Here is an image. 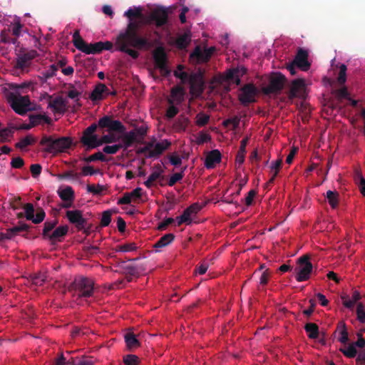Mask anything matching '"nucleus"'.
Here are the masks:
<instances>
[{
	"label": "nucleus",
	"mask_w": 365,
	"mask_h": 365,
	"mask_svg": "<svg viewBox=\"0 0 365 365\" xmlns=\"http://www.w3.org/2000/svg\"><path fill=\"white\" fill-rule=\"evenodd\" d=\"M23 24L21 23L20 19L16 17L14 20L11 32L16 38L20 36Z\"/></svg>",
	"instance_id": "nucleus-44"
},
{
	"label": "nucleus",
	"mask_w": 365,
	"mask_h": 365,
	"mask_svg": "<svg viewBox=\"0 0 365 365\" xmlns=\"http://www.w3.org/2000/svg\"><path fill=\"white\" fill-rule=\"evenodd\" d=\"M29 282L36 286H42L48 281V274L46 272H37L31 274L28 277Z\"/></svg>",
	"instance_id": "nucleus-29"
},
{
	"label": "nucleus",
	"mask_w": 365,
	"mask_h": 365,
	"mask_svg": "<svg viewBox=\"0 0 365 365\" xmlns=\"http://www.w3.org/2000/svg\"><path fill=\"white\" fill-rule=\"evenodd\" d=\"M346 66L345 64H341L339 66V73L337 78L338 83L340 85L344 84L346 80Z\"/></svg>",
	"instance_id": "nucleus-51"
},
{
	"label": "nucleus",
	"mask_w": 365,
	"mask_h": 365,
	"mask_svg": "<svg viewBox=\"0 0 365 365\" xmlns=\"http://www.w3.org/2000/svg\"><path fill=\"white\" fill-rule=\"evenodd\" d=\"M108 88L103 83H98L90 95V98L93 101H100L103 98V93L108 94Z\"/></svg>",
	"instance_id": "nucleus-26"
},
{
	"label": "nucleus",
	"mask_w": 365,
	"mask_h": 365,
	"mask_svg": "<svg viewBox=\"0 0 365 365\" xmlns=\"http://www.w3.org/2000/svg\"><path fill=\"white\" fill-rule=\"evenodd\" d=\"M0 37H1V41L2 43H11L14 45L19 43L17 38L16 37L15 38L11 37L9 32L6 31H2L1 32Z\"/></svg>",
	"instance_id": "nucleus-46"
},
{
	"label": "nucleus",
	"mask_w": 365,
	"mask_h": 365,
	"mask_svg": "<svg viewBox=\"0 0 365 365\" xmlns=\"http://www.w3.org/2000/svg\"><path fill=\"white\" fill-rule=\"evenodd\" d=\"M239 69H229L225 74V79L229 83H235L237 86L240 85L241 80L239 77Z\"/></svg>",
	"instance_id": "nucleus-33"
},
{
	"label": "nucleus",
	"mask_w": 365,
	"mask_h": 365,
	"mask_svg": "<svg viewBox=\"0 0 365 365\" xmlns=\"http://www.w3.org/2000/svg\"><path fill=\"white\" fill-rule=\"evenodd\" d=\"M240 122V118L238 116H234L233 118H228L223 122L225 126L232 125L233 129H236Z\"/></svg>",
	"instance_id": "nucleus-53"
},
{
	"label": "nucleus",
	"mask_w": 365,
	"mask_h": 365,
	"mask_svg": "<svg viewBox=\"0 0 365 365\" xmlns=\"http://www.w3.org/2000/svg\"><path fill=\"white\" fill-rule=\"evenodd\" d=\"M335 95L339 99H342V98L348 99L349 97V94L347 91V88L345 87L338 89V90H336Z\"/></svg>",
	"instance_id": "nucleus-60"
},
{
	"label": "nucleus",
	"mask_w": 365,
	"mask_h": 365,
	"mask_svg": "<svg viewBox=\"0 0 365 365\" xmlns=\"http://www.w3.org/2000/svg\"><path fill=\"white\" fill-rule=\"evenodd\" d=\"M57 224V221H51V222H46L44 223V227L43 230V235L45 237H49V235H51V232L53 230V229L55 227V226Z\"/></svg>",
	"instance_id": "nucleus-50"
},
{
	"label": "nucleus",
	"mask_w": 365,
	"mask_h": 365,
	"mask_svg": "<svg viewBox=\"0 0 365 365\" xmlns=\"http://www.w3.org/2000/svg\"><path fill=\"white\" fill-rule=\"evenodd\" d=\"M42 167L40 164H32L30 167L31 175L34 178H37L41 173Z\"/></svg>",
	"instance_id": "nucleus-62"
},
{
	"label": "nucleus",
	"mask_w": 365,
	"mask_h": 365,
	"mask_svg": "<svg viewBox=\"0 0 365 365\" xmlns=\"http://www.w3.org/2000/svg\"><path fill=\"white\" fill-rule=\"evenodd\" d=\"M130 132H134V135L135 138H138L137 143H141L147 135L148 133V127L146 125H140L139 127L135 128V129L130 130Z\"/></svg>",
	"instance_id": "nucleus-41"
},
{
	"label": "nucleus",
	"mask_w": 365,
	"mask_h": 365,
	"mask_svg": "<svg viewBox=\"0 0 365 365\" xmlns=\"http://www.w3.org/2000/svg\"><path fill=\"white\" fill-rule=\"evenodd\" d=\"M338 329H340V337L339 338V341L341 344H346L349 341V334L346 324L344 323H341V324L338 326Z\"/></svg>",
	"instance_id": "nucleus-45"
},
{
	"label": "nucleus",
	"mask_w": 365,
	"mask_h": 365,
	"mask_svg": "<svg viewBox=\"0 0 365 365\" xmlns=\"http://www.w3.org/2000/svg\"><path fill=\"white\" fill-rule=\"evenodd\" d=\"M48 107L51 108L54 113H63L65 112L66 102L61 96H58L52 99L51 96H48Z\"/></svg>",
	"instance_id": "nucleus-22"
},
{
	"label": "nucleus",
	"mask_w": 365,
	"mask_h": 365,
	"mask_svg": "<svg viewBox=\"0 0 365 365\" xmlns=\"http://www.w3.org/2000/svg\"><path fill=\"white\" fill-rule=\"evenodd\" d=\"M341 351L347 358H354L357 355V349L352 343L349 344L348 346H344L339 349Z\"/></svg>",
	"instance_id": "nucleus-39"
},
{
	"label": "nucleus",
	"mask_w": 365,
	"mask_h": 365,
	"mask_svg": "<svg viewBox=\"0 0 365 365\" xmlns=\"http://www.w3.org/2000/svg\"><path fill=\"white\" fill-rule=\"evenodd\" d=\"M249 137L243 138L240 142V147L236 155V163L239 165H242L245 161V156L246 153V146L249 141Z\"/></svg>",
	"instance_id": "nucleus-31"
},
{
	"label": "nucleus",
	"mask_w": 365,
	"mask_h": 365,
	"mask_svg": "<svg viewBox=\"0 0 365 365\" xmlns=\"http://www.w3.org/2000/svg\"><path fill=\"white\" fill-rule=\"evenodd\" d=\"M170 145V143L167 140L157 143L154 145V148L148 152L145 155L146 158H157L160 156Z\"/></svg>",
	"instance_id": "nucleus-23"
},
{
	"label": "nucleus",
	"mask_w": 365,
	"mask_h": 365,
	"mask_svg": "<svg viewBox=\"0 0 365 365\" xmlns=\"http://www.w3.org/2000/svg\"><path fill=\"white\" fill-rule=\"evenodd\" d=\"M11 108L19 115H24L34 108L31 107L29 96H22L19 94L10 93L7 98Z\"/></svg>",
	"instance_id": "nucleus-7"
},
{
	"label": "nucleus",
	"mask_w": 365,
	"mask_h": 365,
	"mask_svg": "<svg viewBox=\"0 0 365 365\" xmlns=\"http://www.w3.org/2000/svg\"><path fill=\"white\" fill-rule=\"evenodd\" d=\"M191 41V36L189 33H184L183 34L179 36L176 41L175 44L177 47L180 49L185 48Z\"/></svg>",
	"instance_id": "nucleus-36"
},
{
	"label": "nucleus",
	"mask_w": 365,
	"mask_h": 365,
	"mask_svg": "<svg viewBox=\"0 0 365 365\" xmlns=\"http://www.w3.org/2000/svg\"><path fill=\"white\" fill-rule=\"evenodd\" d=\"M29 228V226L27 224L20 222L18 225L7 229L5 232H0V241L10 240L20 232L27 231Z\"/></svg>",
	"instance_id": "nucleus-19"
},
{
	"label": "nucleus",
	"mask_w": 365,
	"mask_h": 365,
	"mask_svg": "<svg viewBox=\"0 0 365 365\" xmlns=\"http://www.w3.org/2000/svg\"><path fill=\"white\" fill-rule=\"evenodd\" d=\"M68 292H73V296L77 299L88 298L93 296L94 292V282L92 279L77 276L68 286Z\"/></svg>",
	"instance_id": "nucleus-3"
},
{
	"label": "nucleus",
	"mask_w": 365,
	"mask_h": 365,
	"mask_svg": "<svg viewBox=\"0 0 365 365\" xmlns=\"http://www.w3.org/2000/svg\"><path fill=\"white\" fill-rule=\"evenodd\" d=\"M105 190V187L103 185H87V190L89 192L93 193V195H101L103 191Z\"/></svg>",
	"instance_id": "nucleus-52"
},
{
	"label": "nucleus",
	"mask_w": 365,
	"mask_h": 365,
	"mask_svg": "<svg viewBox=\"0 0 365 365\" xmlns=\"http://www.w3.org/2000/svg\"><path fill=\"white\" fill-rule=\"evenodd\" d=\"M123 15L129 21L126 28L117 36L115 46L118 51L136 59L139 56L138 50H149L153 46V43L148 35L141 31L140 21L136 20L143 17L141 7H130Z\"/></svg>",
	"instance_id": "nucleus-1"
},
{
	"label": "nucleus",
	"mask_w": 365,
	"mask_h": 365,
	"mask_svg": "<svg viewBox=\"0 0 365 365\" xmlns=\"http://www.w3.org/2000/svg\"><path fill=\"white\" fill-rule=\"evenodd\" d=\"M66 217L69 222L75 225L76 228L79 230L84 229L87 225V220L83 217L81 210H68L66 212Z\"/></svg>",
	"instance_id": "nucleus-16"
},
{
	"label": "nucleus",
	"mask_w": 365,
	"mask_h": 365,
	"mask_svg": "<svg viewBox=\"0 0 365 365\" xmlns=\"http://www.w3.org/2000/svg\"><path fill=\"white\" fill-rule=\"evenodd\" d=\"M184 66L178 65V71L174 72V76L181 80L182 83L189 82L190 86V93L195 96L201 95L205 88V69L198 68L190 76L185 71H183Z\"/></svg>",
	"instance_id": "nucleus-2"
},
{
	"label": "nucleus",
	"mask_w": 365,
	"mask_h": 365,
	"mask_svg": "<svg viewBox=\"0 0 365 365\" xmlns=\"http://www.w3.org/2000/svg\"><path fill=\"white\" fill-rule=\"evenodd\" d=\"M24 161L21 157L14 158L11 160V165L14 168H21L24 166Z\"/></svg>",
	"instance_id": "nucleus-64"
},
{
	"label": "nucleus",
	"mask_w": 365,
	"mask_h": 365,
	"mask_svg": "<svg viewBox=\"0 0 365 365\" xmlns=\"http://www.w3.org/2000/svg\"><path fill=\"white\" fill-rule=\"evenodd\" d=\"M203 51L200 46H197L190 55V61L192 64H200L205 62V46H203Z\"/></svg>",
	"instance_id": "nucleus-24"
},
{
	"label": "nucleus",
	"mask_w": 365,
	"mask_h": 365,
	"mask_svg": "<svg viewBox=\"0 0 365 365\" xmlns=\"http://www.w3.org/2000/svg\"><path fill=\"white\" fill-rule=\"evenodd\" d=\"M292 62L297 67L304 71H308L311 66L310 63L308 61V53L302 48L298 50Z\"/></svg>",
	"instance_id": "nucleus-18"
},
{
	"label": "nucleus",
	"mask_w": 365,
	"mask_h": 365,
	"mask_svg": "<svg viewBox=\"0 0 365 365\" xmlns=\"http://www.w3.org/2000/svg\"><path fill=\"white\" fill-rule=\"evenodd\" d=\"M12 209L18 210L20 208H23L24 205L21 202V198L20 197H15L12 199L10 202Z\"/></svg>",
	"instance_id": "nucleus-63"
},
{
	"label": "nucleus",
	"mask_w": 365,
	"mask_h": 365,
	"mask_svg": "<svg viewBox=\"0 0 365 365\" xmlns=\"http://www.w3.org/2000/svg\"><path fill=\"white\" fill-rule=\"evenodd\" d=\"M193 140L198 145H202L205 143V131L202 130L199 133L193 135Z\"/></svg>",
	"instance_id": "nucleus-59"
},
{
	"label": "nucleus",
	"mask_w": 365,
	"mask_h": 365,
	"mask_svg": "<svg viewBox=\"0 0 365 365\" xmlns=\"http://www.w3.org/2000/svg\"><path fill=\"white\" fill-rule=\"evenodd\" d=\"M222 160L221 153L217 150L207 151V170L216 168Z\"/></svg>",
	"instance_id": "nucleus-21"
},
{
	"label": "nucleus",
	"mask_w": 365,
	"mask_h": 365,
	"mask_svg": "<svg viewBox=\"0 0 365 365\" xmlns=\"http://www.w3.org/2000/svg\"><path fill=\"white\" fill-rule=\"evenodd\" d=\"M29 121L33 125L36 126L42 123L51 124L52 120L45 114H32L29 115Z\"/></svg>",
	"instance_id": "nucleus-30"
},
{
	"label": "nucleus",
	"mask_w": 365,
	"mask_h": 365,
	"mask_svg": "<svg viewBox=\"0 0 365 365\" xmlns=\"http://www.w3.org/2000/svg\"><path fill=\"white\" fill-rule=\"evenodd\" d=\"M34 143V138L30 135H27L22 138L19 143L16 144V147L20 149H24L26 147L32 145Z\"/></svg>",
	"instance_id": "nucleus-49"
},
{
	"label": "nucleus",
	"mask_w": 365,
	"mask_h": 365,
	"mask_svg": "<svg viewBox=\"0 0 365 365\" xmlns=\"http://www.w3.org/2000/svg\"><path fill=\"white\" fill-rule=\"evenodd\" d=\"M58 194L61 199L65 202H73L74 200V191L70 186H67L64 189L58 190Z\"/></svg>",
	"instance_id": "nucleus-35"
},
{
	"label": "nucleus",
	"mask_w": 365,
	"mask_h": 365,
	"mask_svg": "<svg viewBox=\"0 0 365 365\" xmlns=\"http://www.w3.org/2000/svg\"><path fill=\"white\" fill-rule=\"evenodd\" d=\"M155 66L158 68L163 76H168L170 74V70L168 67V56L163 46L156 48L153 53Z\"/></svg>",
	"instance_id": "nucleus-10"
},
{
	"label": "nucleus",
	"mask_w": 365,
	"mask_h": 365,
	"mask_svg": "<svg viewBox=\"0 0 365 365\" xmlns=\"http://www.w3.org/2000/svg\"><path fill=\"white\" fill-rule=\"evenodd\" d=\"M38 56V53L35 50H31L25 53L18 56L15 67L19 69H24L28 67L31 60Z\"/></svg>",
	"instance_id": "nucleus-20"
},
{
	"label": "nucleus",
	"mask_w": 365,
	"mask_h": 365,
	"mask_svg": "<svg viewBox=\"0 0 365 365\" xmlns=\"http://www.w3.org/2000/svg\"><path fill=\"white\" fill-rule=\"evenodd\" d=\"M304 330L309 339H315L319 337V330L317 324L314 323H307L304 326Z\"/></svg>",
	"instance_id": "nucleus-34"
},
{
	"label": "nucleus",
	"mask_w": 365,
	"mask_h": 365,
	"mask_svg": "<svg viewBox=\"0 0 365 365\" xmlns=\"http://www.w3.org/2000/svg\"><path fill=\"white\" fill-rule=\"evenodd\" d=\"M305 90V83L304 79L297 78L292 82L288 97L290 100L297 97H303Z\"/></svg>",
	"instance_id": "nucleus-17"
},
{
	"label": "nucleus",
	"mask_w": 365,
	"mask_h": 365,
	"mask_svg": "<svg viewBox=\"0 0 365 365\" xmlns=\"http://www.w3.org/2000/svg\"><path fill=\"white\" fill-rule=\"evenodd\" d=\"M287 79L281 73H272L269 78L268 85L262 88V92L264 95H277L283 90Z\"/></svg>",
	"instance_id": "nucleus-8"
},
{
	"label": "nucleus",
	"mask_w": 365,
	"mask_h": 365,
	"mask_svg": "<svg viewBox=\"0 0 365 365\" xmlns=\"http://www.w3.org/2000/svg\"><path fill=\"white\" fill-rule=\"evenodd\" d=\"M183 178L182 173H176L172 175L168 181L169 186H173L177 182Z\"/></svg>",
	"instance_id": "nucleus-61"
},
{
	"label": "nucleus",
	"mask_w": 365,
	"mask_h": 365,
	"mask_svg": "<svg viewBox=\"0 0 365 365\" xmlns=\"http://www.w3.org/2000/svg\"><path fill=\"white\" fill-rule=\"evenodd\" d=\"M67 363L72 365H94L95 361L93 359V357L83 356L77 363L75 362L73 358L68 359Z\"/></svg>",
	"instance_id": "nucleus-42"
},
{
	"label": "nucleus",
	"mask_w": 365,
	"mask_h": 365,
	"mask_svg": "<svg viewBox=\"0 0 365 365\" xmlns=\"http://www.w3.org/2000/svg\"><path fill=\"white\" fill-rule=\"evenodd\" d=\"M119 266L129 282L133 277H138L141 272L146 270L145 262H143L140 257L129 259L126 262L123 261Z\"/></svg>",
	"instance_id": "nucleus-4"
},
{
	"label": "nucleus",
	"mask_w": 365,
	"mask_h": 365,
	"mask_svg": "<svg viewBox=\"0 0 365 365\" xmlns=\"http://www.w3.org/2000/svg\"><path fill=\"white\" fill-rule=\"evenodd\" d=\"M83 160L88 163L96 161V160H100L102 162H106L107 160L106 156L101 153V152H97L87 158H85Z\"/></svg>",
	"instance_id": "nucleus-47"
},
{
	"label": "nucleus",
	"mask_w": 365,
	"mask_h": 365,
	"mask_svg": "<svg viewBox=\"0 0 365 365\" xmlns=\"http://www.w3.org/2000/svg\"><path fill=\"white\" fill-rule=\"evenodd\" d=\"M58 71V67L55 64L51 65L48 69L42 71L41 73V78L44 81H46L56 75V71Z\"/></svg>",
	"instance_id": "nucleus-43"
},
{
	"label": "nucleus",
	"mask_w": 365,
	"mask_h": 365,
	"mask_svg": "<svg viewBox=\"0 0 365 365\" xmlns=\"http://www.w3.org/2000/svg\"><path fill=\"white\" fill-rule=\"evenodd\" d=\"M138 249V247L135 243H126L119 247V250H115V251H136Z\"/></svg>",
	"instance_id": "nucleus-58"
},
{
	"label": "nucleus",
	"mask_w": 365,
	"mask_h": 365,
	"mask_svg": "<svg viewBox=\"0 0 365 365\" xmlns=\"http://www.w3.org/2000/svg\"><path fill=\"white\" fill-rule=\"evenodd\" d=\"M326 197L331 208H336L339 203V193L336 191L328 190Z\"/></svg>",
	"instance_id": "nucleus-40"
},
{
	"label": "nucleus",
	"mask_w": 365,
	"mask_h": 365,
	"mask_svg": "<svg viewBox=\"0 0 365 365\" xmlns=\"http://www.w3.org/2000/svg\"><path fill=\"white\" fill-rule=\"evenodd\" d=\"M294 268V278L298 282L307 281L310 279L313 272V264L309 255H303L297 259Z\"/></svg>",
	"instance_id": "nucleus-6"
},
{
	"label": "nucleus",
	"mask_w": 365,
	"mask_h": 365,
	"mask_svg": "<svg viewBox=\"0 0 365 365\" xmlns=\"http://www.w3.org/2000/svg\"><path fill=\"white\" fill-rule=\"evenodd\" d=\"M98 126V124L93 123L88 126L83 133L81 142L84 145L87 146L88 149L95 148L100 146V143H98V135L94 133L97 130Z\"/></svg>",
	"instance_id": "nucleus-12"
},
{
	"label": "nucleus",
	"mask_w": 365,
	"mask_h": 365,
	"mask_svg": "<svg viewBox=\"0 0 365 365\" xmlns=\"http://www.w3.org/2000/svg\"><path fill=\"white\" fill-rule=\"evenodd\" d=\"M68 231V227L67 225L59 226L56 228L51 235L49 239L51 243L54 244L56 242L61 241L62 238L67 234Z\"/></svg>",
	"instance_id": "nucleus-28"
},
{
	"label": "nucleus",
	"mask_w": 365,
	"mask_h": 365,
	"mask_svg": "<svg viewBox=\"0 0 365 365\" xmlns=\"http://www.w3.org/2000/svg\"><path fill=\"white\" fill-rule=\"evenodd\" d=\"M185 90L182 86H176L171 89V98L178 104L181 103L184 101Z\"/></svg>",
	"instance_id": "nucleus-32"
},
{
	"label": "nucleus",
	"mask_w": 365,
	"mask_h": 365,
	"mask_svg": "<svg viewBox=\"0 0 365 365\" xmlns=\"http://www.w3.org/2000/svg\"><path fill=\"white\" fill-rule=\"evenodd\" d=\"M120 148L121 145L119 144L106 145L103 148V151L107 154H115Z\"/></svg>",
	"instance_id": "nucleus-57"
},
{
	"label": "nucleus",
	"mask_w": 365,
	"mask_h": 365,
	"mask_svg": "<svg viewBox=\"0 0 365 365\" xmlns=\"http://www.w3.org/2000/svg\"><path fill=\"white\" fill-rule=\"evenodd\" d=\"M240 91L238 98L242 105L247 106L250 103L255 102L258 90L254 84H245L241 88Z\"/></svg>",
	"instance_id": "nucleus-11"
},
{
	"label": "nucleus",
	"mask_w": 365,
	"mask_h": 365,
	"mask_svg": "<svg viewBox=\"0 0 365 365\" xmlns=\"http://www.w3.org/2000/svg\"><path fill=\"white\" fill-rule=\"evenodd\" d=\"M123 362L125 365H138L139 360L137 356L128 354L123 357Z\"/></svg>",
	"instance_id": "nucleus-54"
},
{
	"label": "nucleus",
	"mask_w": 365,
	"mask_h": 365,
	"mask_svg": "<svg viewBox=\"0 0 365 365\" xmlns=\"http://www.w3.org/2000/svg\"><path fill=\"white\" fill-rule=\"evenodd\" d=\"M98 125L101 128H108L109 131L123 133L126 128L118 120H113L110 116L104 115L98 120Z\"/></svg>",
	"instance_id": "nucleus-13"
},
{
	"label": "nucleus",
	"mask_w": 365,
	"mask_h": 365,
	"mask_svg": "<svg viewBox=\"0 0 365 365\" xmlns=\"http://www.w3.org/2000/svg\"><path fill=\"white\" fill-rule=\"evenodd\" d=\"M125 341L128 349H131L133 348L138 347L140 342L136 338L135 335L133 332H128L124 336Z\"/></svg>",
	"instance_id": "nucleus-38"
},
{
	"label": "nucleus",
	"mask_w": 365,
	"mask_h": 365,
	"mask_svg": "<svg viewBox=\"0 0 365 365\" xmlns=\"http://www.w3.org/2000/svg\"><path fill=\"white\" fill-rule=\"evenodd\" d=\"M168 14L165 9L158 8L153 10L149 15L150 22H153L156 27L160 28L168 23Z\"/></svg>",
	"instance_id": "nucleus-15"
},
{
	"label": "nucleus",
	"mask_w": 365,
	"mask_h": 365,
	"mask_svg": "<svg viewBox=\"0 0 365 365\" xmlns=\"http://www.w3.org/2000/svg\"><path fill=\"white\" fill-rule=\"evenodd\" d=\"M174 235L168 233L161 237L154 245L155 248H162L169 245L174 240Z\"/></svg>",
	"instance_id": "nucleus-37"
},
{
	"label": "nucleus",
	"mask_w": 365,
	"mask_h": 365,
	"mask_svg": "<svg viewBox=\"0 0 365 365\" xmlns=\"http://www.w3.org/2000/svg\"><path fill=\"white\" fill-rule=\"evenodd\" d=\"M112 211L110 210H106L102 213L101 220V226L107 227L111 222Z\"/></svg>",
	"instance_id": "nucleus-48"
},
{
	"label": "nucleus",
	"mask_w": 365,
	"mask_h": 365,
	"mask_svg": "<svg viewBox=\"0 0 365 365\" xmlns=\"http://www.w3.org/2000/svg\"><path fill=\"white\" fill-rule=\"evenodd\" d=\"M197 207L195 205L185 209L180 216L176 217L178 225L180 226L183 223L190 224L192 221L190 216L192 213L197 212Z\"/></svg>",
	"instance_id": "nucleus-25"
},
{
	"label": "nucleus",
	"mask_w": 365,
	"mask_h": 365,
	"mask_svg": "<svg viewBox=\"0 0 365 365\" xmlns=\"http://www.w3.org/2000/svg\"><path fill=\"white\" fill-rule=\"evenodd\" d=\"M123 135L121 137V143H119L121 145V148L124 150H127L128 148L131 147L134 143H137L138 138H135L134 135V132H126L123 133Z\"/></svg>",
	"instance_id": "nucleus-27"
},
{
	"label": "nucleus",
	"mask_w": 365,
	"mask_h": 365,
	"mask_svg": "<svg viewBox=\"0 0 365 365\" xmlns=\"http://www.w3.org/2000/svg\"><path fill=\"white\" fill-rule=\"evenodd\" d=\"M23 208L24 210L25 217L26 220H31L35 224L41 222L45 218V212L41 208L38 209L36 215H34V207L31 203L25 204Z\"/></svg>",
	"instance_id": "nucleus-14"
},
{
	"label": "nucleus",
	"mask_w": 365,
	"mask_h": 365,
	"mask_svg": "<svg viewBox=\"0 0 365 365\" xmlns=\"http://www.w3.org/2000/svg\"><path fill=\"white\" fill-rule=\"evenodd\" d=\"M357 319L361 323L365 322V311L362 303H359L356 307Z\"/></svg>",
	"instance_id": "nucleus-55"
},
{
	"label": "nucleus",
	"mask_w": 365,
	"mask_h": 365,
	"mask_svg": "<svg viewBox=\"0 0 365 365\" xmlns=\"http://www.w3.org/2000/svg\"><path fill=\"white\" fill-rule=\"evenodd\" d=\"M154 168L155 169V170L153 171L148 177L150 180H152L153 182L160 178V176L163 172V170L161 168V165L159 164L155 165Z\"/></svg>",
	"instance_id": "nucleus-56"
},
{
	"label": "nucleus",
	"mask_w": 365,
	"mask_h": 365,
	"mask_svg": "<svg viewBox=\"0 0 365 365\" xmlns=\"http://www.w3.org/2000/svg\"><path fill=\"white\" fill-rule=\"evenodd\" d=\"M72 140L68 137L55 138L53 136L44 135L42 137L40 144L44 146L47 153L64 152L71 145Z\"/></svg>",
	"instance_id": "nucleus-5"
},
{
	"label": "nucleus",
	"mask_w": 365,
	"mask_h": 365,
	"mask_svg": "<svg viewBox=\"0 0 365 365\" xmlns=\"http://www.w3.org/2000/svg\"><path fill=\"white\" fill-rule=\"evenodd\" d=\"M73 43L78 50L86 54H97L102 52V41L87 43L80 36L78 30H76L73 34Z\"/></svg>",
	"instance_id": "nucleus-9"
}]
</instances>
